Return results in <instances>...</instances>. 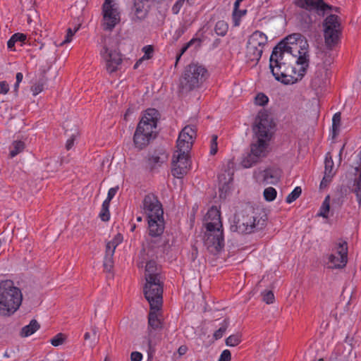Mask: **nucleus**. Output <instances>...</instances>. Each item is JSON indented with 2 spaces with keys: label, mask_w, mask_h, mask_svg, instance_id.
<instances>
[{
  "label": "nucleus",
  "mask_w": 361,
  "mask_h": 361,
  "mask_svg": "<svg viewBox=\"0 0 361 361\" xmlns=\"http://www.w3.org/2000/svg\"><path fill=\"white\" fill-rule=\"evenodd\" d=\"M288 42H281L273 49L269 68L274 78L285 85L301 80L309 67V44L300 33L290 35Z\"/></svg>",
  "instance_id": "nucleus-1"
},
{
  "label": "nucleus",
  "mask_w": 361,
  "mask_h": 361,
  "mask_svg": "<svg viewBox=\"0 0 361 361\" xmlns=\"http://www.w3.org/2000/svg\"><path fill=\"white\" fill-rule=\"evenodd\" d=\"M203 225L206 228L203 236L204 245L210 253L216 255L224 247L221 212L216 207H212L207 211Z\"/></svg>",
  "instance_id": "nucleus-2"
},
{
  "label": "nucleus",
  "mask_w": 361,
  "mask_h": 361,
  "mask_svg": "<svg viewBox=\"0 0 361 361\" xmlns=\"http://www.w3.org/2000/svg\"><path fill=\"white\" fill-rule=\"evenodd\" d=\"M159 118L160 114L156 109H147L145 111L133 135V142L136 148L143 149L156 138V129Z\"/></svg>",
  "instance_id": "nucleus-3"
},
{
  "label": "nucleus",
  "mask_w": 361,
  "mask_h": 361,
  "mask_svg": "<svg viewBox=\"0 0 361 361\" xmlns=\"http://www.w3.org/2000/svg\"><path fill=\"white\" fill-rule=\"evenodd\" d=\"M295 5L304 9L300 13L299 18L305 28L319 22L322 18L334 9L324 0H296Z\"/></svg>",
  "instance_id": "nucleus-4"
},
{
  "label": "nucleus",
  "mask_w": 361,
  "mask_h": 361,
  "mask_svg": "<svg viewBox=\"0 0 361 361\" xmlns=\"http://www.w3.org/2000/svg\"><path fill=\"white\" fill-rule=\"evenodd\" d=\"M267 216L264 212L250 209L245 211L234 220L231 231L241 234H250L263 230L267 222Z\"/></svg>",
  "instance_id": "nucleus-5"
},
{
  "label": "nucleus",
  "mask_w": 361,
  "mask_h": 361,
  "mask_svg": "<svg viewBox=\"0 0 361 361\" xmlns=\"http://www.w3.org/2000/svg\"><path fill=\"white\" fill-rule=\"evenodd\" d=\"M23 295L20 288L11 280L0 282V316L9 317L20 307Z\"/></svg>",
  "instance_id": "nucleus-6"
},
{
  "label": "nucleus",
  "mask_w": 361,
  "mask_h": 361,
  "mask_svg": "<svg viewBox=\"0 0 361 361\" xmlns=\"http://www.w3.org/2000/svg\"><path fill=\"white\" fill-rule=\"evenodd\" d=\"M208 77V71L204 66L192 63L185 68L180 78L179 88L182 92H190L200 87Z\"/></svg>",
  "instance_id": "nucleus-7"
},
{
  "label": "nucleus",
  "mask_w": 361,
  "mask_h": 361,
  "mask_svg": "<svg viewBox=\"0 0 361 361\" xmlns=\"http://www.w3.org/2000/svg\"><path fill=\"white\" fill-rule=\"evenodd\" d=\"M267 44V35L261 31H255L248 38L246 44L245 58L247 62L257 64L260 60L264 46Z\"/></svg>",
  "instance_id": "nucleus-8"
},
{
  "label": "nucleus",
  "mask_w": 361,
  "mask_h": 361,
  "mask_svg": "<svg viewBox=\"0 0 361 361\" xmlns=\"http://www.w3.org/2000/svg\"><path fill=\"white\" fill-rule=\"evenodd\" d=\"M151 309L160 310L163 302V283L160 279L149 278L143 288Z\"/></svg>",
  "instance_id": "nucleus-9"
},
{
  "label": "nucleus",
  "mask_w": 361,
  "mask_h": 361,
  "mask_svg": "<svg viewBox=\"0 0 361 361\" xmlns=\"http://www.w3.org/2000/svg\"><path fill=\"white\" fill-rule=\"evenodd\" d=\"M111 44V38H104V45L100 51V55L106 62V71L110 74L117 71L123 61L121 54Z\"/></svg>",
  "instance_id": "nucleus-10"
},
{
  "label": "nucleus",
  "mask_w": 361,
  "mask_h": 361,
  "mask_svg": "<svg viewBox=\"0 0 361 361\" xmlns=\"http://www.w3.org/2000/svg\"><path fill=\"white\" fill-rule=\"evenodd\" d=\"M103 29L112 31L121 21L118 4L113 0H105L102 5Z\"/></svg>",
  "instance_id": "nucleus-11"
},
{
  "label": "nucleus",
  "mask_w": 361,
  "mask_h": 361,
  "mask_svg": "<svg viewBox=\"0 0 361 361\" xmlns=\"http://www.w3.org/2000/svg\"><path fill=\"white\" fill-rule=\"evenodd\" d=\"M188 152H180V149L175 152L171 162V173L175 178H182L189 170L190 159Z\"/></svg>",
  "instance_id": "nucleus-12"
},
{
  "label": "nucleus",
  "mask_w": 361,
  "mask_h": 361,
  "mask_svg": "<svg viewBox=\"0 0 361 361\" xmlns=\"http://www.w3.org/2000/svg\"><path fill=\"white\" fill-rule=\"evenodd\" d=\"M141 208L147 219L164 216L162 204L157 195L153 193L146 195L142 200Z\"/></svg>",
  "instance_id": "nucleus-13"
},
{
  "label": "nucleus",
  "mask_w": 361,
  "mask_h": 361,
  "mask_svg": "<svg viewBox=\"0 0 361 361\" xmlns=\"http://www.w3.org/2000/svg\"><path fill=\"white\" fill-rule=\"evenodd\" d=\"M257 121L253 130L257 137V141H262L265 147H268V142L270 140L271 135L270 130L272 129L273 126L271 121L268 119V116L265 114L259 115Z\"/></svg>",
  "instance_id": "nucleus-14"
},
{
  "label": "nucleus",
  "mask_w": 361,
  "mask_h": 361,
  "mask_svg": "<svg viewBox=\"0 0 361 361\" xmlns=\"http://www.w3.org/2000/svg\"><path fill=\"white\" fill-rule=\"evenodd\" d=\"M267 148L261 140L252 143L250 145V152L247 153L242 159V166L244 168H250L257 164L260 157L266 155Z\"/></svg>",
  "instance_id": "nucleus-15"
},
{
  "label": "nucleus",
  "mask_w": 361,
  "mask_h": 361,
  "mask_svg": "<svg viewBox=\"0 0 361 361\" xmlns=\"http://www.w3.org/2000/svg\"><path fill=\"white\" fill-rule=\"evenodd\" d=\"M336 173V169L334 168L332 155L331 152H327L324 160V174L319 185L321 190L328 187Z\"/></svg>",
  "instance_id": "nucleus-16"
},
{
  "label": "nucleus",
  "mask_w": 361,
  "mask_h": 361,
  "mask_svg": "<svg viewBox=\"0 0 361 361\" xmlns=\"http://www.w3.org/2000/svg\"><path fill=\"white\" fill-rule=\"evenodd\" d=\"M261 182L264 185H276L282 176V171L278 167H269L260 172Z\"/></svg>",
  "instance_id": "nucleus-17"
},
{
  "label": "nucleus",
  "mask_w": 361,
  "mask_h": 361,
  "mask_svg": "<svg viewBox=\"0 0 361 361\" xmlns=\"http://www.w3.org/2000/svg\"><path fill=\"white\" fill-rule=\"evenodd\" d=\"M149 235L153 238H159L164 233L165 224L164 216L147 219Z\"/></svg>",
  "instance_id": "nucleus-18"
},
{
  "label": "nucleus",
  "mask_w": 361,
  "mask_h": 361,
  "mask_svg": "<svg viewBox=\"0 0 361 361\" xmlns=\"http://www.w3.org/2000/svg\"><path fill=\"white\" fill-rule=\"evenodd\" d=\"M150 9V2L143 0H134L133 11L135 19L139 21L145 20Z\"/></svg>",
  "instance_id": "nucleus-19"
},
{
  "label": "nucleus",
  "mask_w": 361,
  "mask_h": 361,
  "mask_svg": "<svg viewBox=\"0 0 361 361\" xmlns=\"http://www.w3.org/2000/svg\"><path fill=\"white\" fill-rule=\"evenodd\" d=\"M159 310L151 309L148 314V325H149V339L148 345L149 349H151L152 341L151 336L152 335V330H158L162 329V322L160 319L158 318L157 312Z\"/></svg>",
  "instance_id": "nucleus-20"
},
{
  "label": "nucleus",
  "mask_w": 361,
  "mask_h": 361,
  "mask_svg": "<svg viewBox=\"0 0 361 361\" xmlns=\"http://www.w3.org/2000/svg\"><path fill=\"white\" fill-rule=\"evenodd\" d=\"M326 84V71L322 66H317L311 80L310 86L315 90H322Z\"/></svg>",
  "instance_id": "nucleus-21"
},
{
  "label": "nucleus",
  "mask_w": 361,
  "mask_h": 361,
  "mask_svg": "<svg viewBox=\"0 0 361 361\" xmlns=\"http://www.w3.org/2000/svg\"><path fill=\"white\" fill-rule=\"evenodd\" d=\"M359 155L360 156V164L355 167V174L353 181L352 192L355 195L356 200L360 206H361V152Z\"/></svg>",
  "instance_id": "nucleus-22"
},
{
  "label": "nucleus",
  "mask_w": 361,
  "mask_h": 361,
  "mask_svg": "<svg viewBox=\"0 0 361 361\" xmlns=\"http://www.w3.org/2000/svg\"><path fill=\"white\" fill-rule=\"evenodd\" d=\"M335 250L338 256H340V263L337 264L339 268L345 267L348 262V243L345 240H341L336 243Z\"/></svg>",
  "instance_id": "nucleus-23"
},
{
  "label": "nucleus",
  "mask_w": 361,
  "mask_h": 361,
  "mask_svg": "<svg viewBox=\"0 0 361 361\" xmlns=\"http://www.w3.org/2000/svg\"><path fill=\"white\" fill-rule=\"evenodd\" d=\"M194 139L187 136L182 130L179 133L178 138L177 140V149H180V152H190L192 148Z\"/></svg>",
  "instance_id": "nucleus-24"
},
{
  "label": "nucleus",
  "mask_w": 361,
  "mask_h": 361,
  "mask_svg": "<svg viewBox=\"0 0 361 361\" xmlns=\"http://www.w3.org/2000/svg\"><path fill=\"white\" fill-rule=\"evenodd\" d=\"M145 280L148 281L149 278L160 279V269L157 266L156 261L152 259L146 262L145 264Z\"/></svg>",
  "instance_id": "nucleus-25"
},
{
  "label": "nucleus",
  "mask_w": 361,
  "mask_h": 361,
  "mask_svg": "<svg viewBox=\"0 0 361 361\" xmlns=\"http://www.w3.org/2000/svg\"><path fill=\"white\" fill-rule=\"evenodd\" d=\"M324 36L326 46L328 48H331L338 41V30H332L328 27L326 29H324Z\"/></svg>",
  "instance_id": "nucleus-26"
},
{
  "label": "nucleus",
  "mask_w": 361,
  "mask_h": 361,
  "mask_svg": "<svg viewBox=\"0 0 361 361\" xmlns=\"http://www.w3.org/2000/svg\"><path fill=\"white\" fill-rule=\"evenodd\" d=\"M40 328V324L36 319H32L29 324L22 328L20 335L22 337H27L36 332Z\"/></svg>",
  "instance_id": "nucleus-27"
},
{
  "label": "nucleus",
  "mask_w": 361,
  "mask_h": 361,
  "mask_svg": "<svg viewBox=\"0 0 361 361\" xmlns=\"http://www.w3.org/2000/svg\"><path fill=\"white\" fill-rule=\"evenodd\" d=\"M339 18L335 14H330L328 16L323 22L324 29H326L328 27L331 28L332 30H338V28L340 26L338 21Z\"/></svg>",
  "instance_id": "nucleus-28"
},
{
  "label": "nucleus",
  "mask_w": 361,
  "mask_h": 361,
  "mask_svg": "<svg viewBox=\"0 0 361 361\" xmlns=\"http://www.w3.org/2000/svg\"><path fill=\"white\" fill-rule=\"evenodd\" d=\"M202 40L200 38H192L188 42L185 44L180 49L179 53L176 56L175 66H177L178 61L181 58V56L192 45H195V47H200L201 46Z\"/></svg>",
  "instance_id": "nucleus-29"
},
{
  "label": "nucleus",
  "mask_w": 361,
  "mask_h": 361,
  "mask_svg": "<svg viewBox=\"0 0 361 361\" xmlns=\"http://www.w3.org/2000/svg\"><path fill=\"white\" fill-rule=\"evenodd\" d=\"M226 175L229 176V173L226 174V173H221L218 176L219 182V190L221 191L220 197L222 196V193L224 191L225 193L230 189L229 183L232 180V178L229 177L228 180L226 179Z\"/></svg>",
  "instance_id": "nucleus-30"
},
{
  "label": "nucleus",
  "mask_w": 361,
  "mask_h": 361,
  "mask_svg": "<svg viewBox=\"0 0 361 361\" xmlns=\"http://www.w3.org/2000/svg\"><path fill=\"white\" fill-rule=\"evenodd\" d=\"M356 358L355 353L352 352V346L348 345L343 350L338 361H352Z\"/></svg>",
  "instance_id": "nucleus-31"
},
{
  "label": "nucleus",
  "mask_w": 361,
  "mask_h": 361,
  "mask_svg": "<svg viewBox=\"0 0 361 361\" xmlns=\"http://www.w3.org/2000/svg\"><path fill=\"white\" fill-rule=\"evenodd\" d=\"M110 202L104 200L102 205V209L99 212V216L103 221H108L110 219L109 212Z\"/></svg>",
  "instance_id": "nucleus-32"
},
{
  "label": "nucleus",
  "mask_w": 361,
  "mask_h": 361,
  "mask_svg": "<svg viewBox=\"0 0 361 361\" xmlns=\"http://www.w3.org/2000/svg\"><path fill=\"white\" fill-rule=\"evenodd\" d=\"M25 148V143L23 141H14L12 144L10 151V157L11 158L16 157L17 154L23 151Z\"/></svg>",
  "instance_id": "nucleus-33"
},
{
  "label": "nucleus",
  "mask_w": 361,
  "mask_h": 361,
  "mask_svg": "<svg viewBox=\"0 0 361 361\" xmlns=\"http://www.w3.org/2000/svg\"><path fill=\"white\" fill-rule=\"evenodd\" d=\"M229 326V319L228 318L224 319V321L221 323V326L219 329H217L213 335V337L215 340H219L221 338L227 330Z\"/></svg>",
  "instance_id": "nucleus-34"
},
{
  "label": "nucleus",
  "mask_w": 361,
  "mask_h": 361,
  "mask_svg": "<svg viewBox=\"0 0 361 361\" xmlns=\"http://www.w3.org/2000/svg\"><path fill=\"white\" fill-rule=\"evenodd\" d=\"M228 24L224 20H219L216 22L214 31L219 36H224L228 32Z\"/></svg>",
  "instance_id": "nucleus-35"
},
{
  "label": "nucleus",
  "mask_w": 361,
  "mask_h": 361,
  "mask_svg": "<svg viewBox=\"0 0 361 361\" xmlns=\"http://www.w3.org/2000/svg\"><path fill=\"white\" fill-rule=\"evenodd\" d=\"M329 209H330V197H329V195H327L325 197V199L320 207L319 216H321L324 218H327Z\"/></svg>",
  "instance_id": "nucleus-36"
},
{
  "label": "nucleus",
  "mask_w": 361,
  "mask_h": 361,
  "mask_svg": "<svg viewBox=\"0 0 361 361\" xmlns=\"http://www.w3.org/2000/svg\"><path fill=\"white\" fill-rule=\"evenodd\" d=\"M247 12V9L240 8L235 11H233L232 19L234 26H238L240 25L241 18L245 16Z\"/></svg>",
  "instance_id": "nucleus-37"
},
{
  "label": "nucleus",
  "mask_w": 361,
  "mask_h": 361,
  "mask_svg": "<svg viewBox=\"0 0 361 361\" xmlns=\"http://www.w3.org/2000/svg\"><path fill=\"white\" fill-rule=\"evenodd\" d=\"M241 342V335L240 334H235L229 336L226 339V344L228 346H236Z\"/></svg>",
  "instance_id": "nucleus-38"
},
{
  "label": "nucleus",
  "mask_w": 361,
  "mask_h": 361,
  "mask_svg": "<svg viewBox=\"0 0 361 361\" xmlns=\"http://www.w3.org/2000/svg\"><path fill=\"white\" fill-rule=\"evenodd\" d=\"M302 193L300 187H295L293 190L286 197V201L287 203H291L296 200Z\"/></svg>",
  "instance_id": "nucleus-39"
},
{
  "label": "nucleus",
  "mask_w": 361,
  "mask_h": 361,
  "mask_svg": "<svg viewBox=\"0 0 361 361\" xmlns=\"http://www.w3.org/2000/svg\"><path fill=\"white\" fill-rule=\"evenodd\" d=\"M277 192L275 188L269 187L264 190V197L268 202H271L275 200Z\"/></svg>",
  "instance_id": "nucleus-40"
},
{
  "label": "nucleus",
  "mask_w": 361,
  "mask_h": 361,
  "mask_svg": "<svg viewBox=\"0 0 361 361\" xmlns=\"http://www.w3.org/2000/svg\"><path fill=\"white\" fill-rule=\"evenodd\" d=\"M163 161L161 160V158L157 155H152L149 157L147 163L148 166L152 170L155 169L157 166H160Z\"/></svg>",
  "instance_id": "nucleus-41"
},
{
  "label": "nucleus",
  "mask_w": 361,
  "mask_h": 361,
  "mask_svg": "<svg viewBox=\"0 0 361 361\" xmlns=\"http://www.w3.org/2000/svg\"><path fill=\"white\" fill-rule=\"evenodd\" d=\"M255 104L259 106H264L269 102V98L264 93H258L255 98Z\"/></svg>",
  "instance_id": "nucleus-42"
},
{
  "label": "nucleus",
  "mask_w": 361,
  "mask_h": 361,
  "mask_svg": "<svg viewBox=\"0 0 361 361\" xmlns=\"http://www.w3.org/2000/svg\"><path fill=\"white\" fill-rule=\"evenodd\" d=\"M64 341H65V336L63 334L59 333V334H56L54 338H52L50 340V342H51V345H53L54 346H59V345L63 344Z\"/></svg>",
  "instance_id": "nucleus-43"
},
{
  "label": "nucleus",
  "mask_w": 361,
  "mask_h": 361,
  "mask_svg": "<svg viewBox=\"0 0 361 361\" xmlns=\"http://www.w3.org/2000/svg\"><path fill=\"white\" fill-rule=\"evenodd\" d=\"M218 137L216 135H213L212 136V140L210 142V154L214 155L216 154L218 151V144H217Z\"/></svg>",
  "instance_id": "nucleus-44"
},
{
  "label": "nucleus",
  "mask_w": 361,
  "mask_h": 361,
  "mask_svg": "<svg viewBox=\"0 0 361 361\" xmlns=\"http://www.w3.org/2000/svg\"><path fill=\"white\" fill-rule=\"evenodd\" d=\"M142 51L145 54L142 59L144 60L150 59L152 57L154 48L152 45H147L142 48Z\"/></svg>",
  "instance_id": "nucleus-45"
},
{
  "label": "nucleus",
  "mask_w": 361,
  "mask_h": 361,
  "mask_svg": "<svg viewBox=\"0 0 361 361\" xmlns=\"http://www.w3.org/2000/svg\"><path fill=\"white\" fill-rule=\"evenodd\" d=\"M112 255H105L104 259V267L107 271H110L113 267L114 260Z\"/></svg>",
  "instance_id": "nucleus-46"
},
{
  "label": "nucleus",
  "mask_w": 361,
  "mask_h": 361,
  "mask_svg": "<svg viewBox=\"0 0 361 361\" xmlns=\"http://www.w3.org/2000/svg\"><path fill=\"white\" fill-rule=\"evenodd\" d=\"M332 122H333L332 128H333L334 135H335L336 131L338 129V128L339 127L340 123H341V114L340 113H336L334 115L333 118H332Z\"/></svg>",
  "instance_id": "nucleus-47"
},
{
  "label": "nucleus",
  "mask_w": 361,
  "mask_h": 361,
  "mask_svg": "<svg viewBox=\"0 0 361 361\" xmlns=\"http://www.w3.org/2000/svg\"><path fill=\"white\" fill-rule=\"evenodd\" d=\"M78 27L75 28L74 30H73L71 28H68L67 30L66 35L65 39L61 43V45H63L65 44L69 43L72 40L73 36L75 35V33L78 30Z\"/></svg>",
  "instance_id": "nucleus-48"
},
{
  "label": "nucleus",
  "mask_w": 361,
  "mask_h": 361,
  "mask_svg": "<svg viewBox=\"0 0 361 361\" xmlns=\"http://www.w3.org/2000/svg\"><path fill=\"white\" fill-rule=\"evenodd\" d=\"M263 301L267 304H271L274 300V295L271 290L265 291L262 293Z\"/></svg>",
  "instance_id": "nucleus-49"
},
{
  "label": "nucleus",
  "mask_w": 361,
  "mask_h": 361,
  "mask_svg": "<svg viewBox=\"0 0 361 361\" xmlns=\"http://www.w3.org/2000/svg\"><path fill=\"white\" fill-rule=\"evenodd\" d=\"M182 131L187 135V136L190 137L193 139L195 138L196 136V129L194 126H185Z\"/></svg>",
  "instance_id": "nucleus-50"
},
{
  "label": "nucleus",
  "mask_w": 361,
  "mask_h": 361,
  "mask_svg": "<svg viewBox=\"0 0 361 361\" xmlns=\"http://www.w3.org/2000/svg\"><path fill=\"white\" fill-rule=\"evenodd\" d=\"M122 241L123 235L121 233H118L111 241H109V245H112L114 247H116L119 244L122 243Z\"/></svg>",
  "instance_id": "nucleus-51"
},
{
  "label": "nucleus",
  "mask_w": 361,
  "mask_h": 361,
  "mask_svg": "<svg viewBox=\"0 0 361 361\" xmlns=\"http://www.w3.org/2000/svg\"><path fill=\"white\" fill-rule=\"evenodd\" d=\"M185 3L186 4V0H178L172 7L173 13L178 14Z\"/></svg>",
  "instance_id": "nucleus-52"
},
{
  "label": "nucleus",
  "mask_w": 361,
  "mask_h": 361,
  "mask_svg": "<svg viewBox=\"0 0 361 361\" xmlns=\"http://www.w3.org/2000/svg\"><path fill=\"white\" fill-rule=\"evenodd\" d=\"M231 359V353L228 350H224L219 358L218 361H230Z\"/></svg>",
  "instance_id": "nucleus-53"
},
{
  "label": "nucleus",
  "mask_w": 361,
  "mask_h": 361,
  "mask_svg": "<svg viewBox=\"0 0 361 361\" xmlns=\"http://www.w3.org/2000/svg\"><path fill=\"white\" fill-rule=\"evenodd\" d=\"M12 38L16 42H25V41L27 39V36L23 33L18 32V33L13 35Z\"/></svg>",
  "instance_id": "nucleus-54"
},
{
  "label": "nucleus",
  "mask_w": 361,
  "mask_h": 361,
  "mask_svg": "<svg viewBox=\"0 0 361 361\" xmlns=\"http://www.w3.org/2000/svg\"><path fill=\"white\" fill-rule=\"evenodd\" d=\"M118 187H116V188H111L109 191H108V194H107V197L106 199L105 200L106 201H108V202H111V200L114 197V196L116 195V192H117V190H118Z\"/></svg>",
  "instance_id": "nucleus-55"
},
{
  "label": "nucleus",
  "mask_w": 361,
  "mask_h": 361,
  "mask_svg": "<svg viewBox=\"0 0 361 361\" xmlns=\"http://www.w3.org/2000/svg\"><path fill=\"white\" fill-rule=\"evenodd\" d=\"M329 259L331 263L334 264L335 268L340 269L338 267H337V264L340 263V256L337 257L335 255L331 254L329 256Z\"/></svg>",
  "instance_id": "nucleus-56"
},
{
  "label": "nucleus",
  "mask_w": 361,
  "mask_h": 361,
  "mask_svg": "<svg viewBox=\"0 0 361 361\" xmlns=\"http://www.w3.org/2000/svg\"><path fill=\"white\" fill-rule=\"evenodd\" d=\"M142 359V355L141 353L135 351L130 355V361H141Z\"/></svg>",
  "instance_id": "nucleus-57"
},
{
  "label": "nucleus",
  "mask_w": 361,
  "mask_h": 361,
  "mask_svg": "<svg viewBox=\"0 0 361 361\" xmlns=\"http://www.w3.org/2000/svg\"><path fill=\"white\" fill-rule=\"evenodd\" d=\"M9 90V87L8 83L6 81H1L0 82V94H6Z\"/></svg>",
  "instance_id": "nucleus-58"
},
{
  "label": "nucleus",
  "mask_w": 361,
  "mask_h": 361,
  "mask_svg": "<svg viewBox=\"0 0 361 361\" xmlns=\"http://www.w3.org/2000/svg\"><path fill=\"white\" fill-rule=\"evenodd\" d=\"M32 90L33 92L34 95L38 94L43 90V84L39 82L35 84L34 86H32Z\"/></svg>",
  "instance_id": "nucleus-59"
},
{
  "label": "nucleus",
  "mask_w": 361,
  "mask_h": 361,
  "mask_svg": "<svg viewBox=\"0 0 361 361\" xmlns=\"http://www.w3.org/2000/svg\"><path fill=\"white\" fill-rule=\"evenodd\" d=\"M116 247H114L112 245H109V241L106 243V253L105 255H112L114 256L115 250Z\"/></svg>",
  "instance_id": "nucleus-60"
},
{
  "label": "nucleus",
  "mask_w": 361,
  "mask_h": 361,
  "mask_svg": "<svg viewBox=\"0 0 361 361\" xmlns=\"http://www.w3.org/2000/svg\"><path fill=\"white\" fill-rule=\"evenodd\" d=\"M185 32V30L183 27L177 29L173 36L174 41H177Z\"/></svg>",
  "instance_id": "nucleus-61"
},
{
  "label": "nucleus",
  "mask_w": 361,
  "mask_h": 361,
  "mask_svg": "<svg viewBox=\"0 0 361 361\" xmlns=\"http://www.w3.org/2000/svg\"><path fill=\"white\" fill-rule=\"evenodd\" d=\"M75 137L73 135L66 142V148L67 150H69L71 149V147L73 146L74 144Z\"/></svg>",
  "instance_id": "nucleus-62"
},
{
  "label": "nucleus",
  "mask_w": 361,
  "mask_h": 361,
  "mask_svg": "<svg viewBox=\"0 0 361 361\" xmlns=\"http://www.w3.org/2000/svg\"><path fill=\"white\" fill-rule=\"evenodd\" d=\"M159 243V240L157 239V240H151L148 244H149V246L151 249H154L155 247H158L159 245H158Z\"/></svg>",
  "instance_id": "nucleus-63"
},
{
  "label": "nucleus",
  "mask_w": 361,
  "mask_h": 361,
  "mask_svg": "<svg viewBox=\"0 0 361 361\" xmlns=\"http://www.w3.org/2000/svg\"><path fill=\"white\" fill-rule=\"evenodd\" d=\"M187 350H188L187 346L181 345L178 349V353L179 355H185L186 353Z\"/></svg>",
  "instance_id": "nucleus-64"
}]
</instances>
